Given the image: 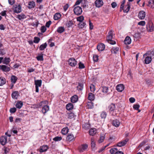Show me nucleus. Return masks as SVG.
<instances>
[{"mask_svg": "<svg viewBox=\"0 0 154 154\" xmlns=\"http://www.w3.org/2000/svg\"><path fill=\"white\" fill-rule=\"evenodd\" d=\"M48 103V102L47 100H45L42 101L39 104V106L42 107V111L43 114H45L46 113L49 109V106L47 105Z\"/></svg>", "mask_w": 154, "mask_h": 154, "instance_id": "nucleus-1", "label": "nucleus"}, {"mask_svg": "<svg viewBox=\"0 0 154 154\" xmlns=\"http://www.w3.org/2000/svg\"><path fill=\"white\" fill-rule=\"evenodd\" d=\"M108 108L110 113L111 114L112 116H115L116 115V106L113 103L111 104L109 106Z\"/></svg>", "mask_w": 154, "mask_h": 154, "instance_id": "nucleus-2", "label": "nucleus"}, {"mask_svg": "<svg viewBox=\"0 0 154 154\" xmlns=\"http://www.w3.org/2000/svg\"><path fill=\"white\" fill-rule=\"evenodd\" d=\"M21 6L19 4L14 5L13 8V12L17 14L20 13L21 11Z\"/></svg>", "mask_w": 154, "mask_h": 154, "instance_id": "nucleus-3", "label": "nucleus"}, {"mask_svg": "<svg viewBox=\"0 0 154 154\" xmlns=\"http://www.w3.org/2000/svg\"><path fill=\"white\" fill-rule=\"evenodd\" d=\"M146 29L149 32H152L154 30V26L152 23L149 21L146 25Z\"/></svg>", "mask_w": 154, "mask_h": 154, "instance_id": "nucleus-4", "label": "nucleus"}, {"mask_svg": "<svg viewBox=\"0 0 154 154\" xmlns=\"http://www.w3.org/2000/svg\"><path fill=\"white\" fill-rule=\"evenodd\" d=\"M69 65L72 67H74L77 64V61L73 58H69L68 60Z\"/></svg>", "mask_w": 154, "mask_h": 154, "instance_id": "nucleus-5", "label": "nucleus"}, {"mask_svg": "<svg viewBox=\"0 0 154 154\" xmlns=\"http://www.w3.org/2000/svg\"><path fill=\"white\" fill-rule=\"evenodd\" d=\"M74 13L79 15L81 14L82 12V8L79 6H77L74 9Z\"/></svg>", "mask_w": 154, "mask_h": 154, "instance_id": "nucleus-6", "label": "nucleus"}, {"mask_svg": "<svg viewBox=\"0 0 154 154\" xmlns=\"http://www.w3.org/2000/svg\"><path fill=\"white\" fill-rule=\"evenodd\" d=\"M147 54L145 53L143 55V57H145L144 60V63L146 64H148L150 63L152 60L151 57L147 56Z\"/></svg>", "mask_w": 154, "mask_h": 154, "instance_id": "nucleus-7", "label": "nucleus"}, {"mask_svg": "<svg viewBox=\"0 0 154 154\" xmlns=\"http://www.w3.org/2000/svg\"><path fill=\"white\" fill-rule=\"evenodd\" d=\"M7 137L6 136H3L1 137L0 138V142L1 144L4 146L7 143Z\"/></svg>", "mask_w": 154, "mask_h": 154, "instance_id": "nucleus-8", "label": "nucleus"}, {"mask_svg": "<svg viewBox=\"0 0 154 154\" xmlns=\"http://www.w3.org/2000/svg\"><path fill=\"white\" fill-rule=\"evenodd\" d=\"M95 5L97 8H100L103 5V2L102 0H96L95 2Z\"/></svg>", "mask_w": 154, "mask_h": 154, "instance_id": "nucleus-9", "label": "nucleus"}, {"mask_svg": "<svg viewBox=\"0 0 154 154\" xmlns=\"http://www.w3.org/2000/svg\"><path fill=\"white\" fill-rule=\"evenodd\" d=\"M0 69L5 72H9L11 70L9 67L5 65H0Z\"/></svg>", "mask_w": 154, "mask_h": 154, "instance_id": "nucleus-10", "label": "nucleus"}, {"mask_svg": "<svg viewBox=\"0 0 154 154\" xmlns=\"http://www.w3.org/2000/svg\"><path fill=\"white\" fill-rule=\"evenodd\" d=\"M146 16V13L143 11H140L138 13V16L139 18L141 20L144 19Z\"/></svg>", "mask_w": 154, "mask_h": 154, "instance_id": "nucleus-11", "label": "nucleus"}, {"mask_svg": "<svg viewBox=\"0 0 154 154\" xmlns=\"http://www.w3.org/2000/svg\"><path fill=\"white\" fill-rule=\"evenodd\" d=\"M105 48V46L103 43H100L97 46V48L99 51H103Z\"/></svg>", "mask_w": 154, "mask_h": 154, "instance_id": "nucleus-12", "label": "nucleus"}, {"mask_svg": "<svg viewBox=\"0 0 154 154\" xmlns=\"http://www.w3.org/2000/svg\"><path fill=\"white\" fill-rule=\"evenodd\" d=\"M124 86L123 84L118 85L116 87V89L119 92H122L124 90Z\"/></svg>", "mask_w": 154, "mask_h": 154, "instance_id": "nucleus-13", "label": "nucleus"}, {"mask_svg": "<svg viewBox=\"0 0 154 154\" xmlns=\"http://www.w3.org/2000/svg\"><path fill=\"white\" fill-rule=\"evenodd\" d=\"M128 140L126 139L122 140V141L118 142L117 144V146L119 147H122L125 146L127 142L128 141Z\"/></svg>", "mask_w": 154, "mask_h": 154, "instance_id": "nucleus-14", "label": "nucleus"}, {"mask_svg": "<svg viewBox=\"0 0 154 154\" xmlns=\"http://www.w3.org/2000/svg\"><path fill=\"white\" fill-rule=\"evenodd\" d=\"M113 31L112 30H110L108 33V35L107 37V40L109 41L110 40L112 39L113 38Z\"/></svg>", "mask_w": 154, "mask_h": 154, "instance_id": "nucleus-15", "label": "nucleus"}, {"mask_svg": "<svg viewBox=\"0 0 154 154\" xmlns=\"http://www.w3.org/2000/svg\"><path fill=\"white\" fill-rule=\"evenodd\" d=\"M19 95V94L17 91H13L11 94V96L13 99H17Z\"/></svg>", "mask_w": 154, "mask_h": 154, "instance_id": "nucleus-16", "label": "nucleus"}, {"mask_svg": "<svg viewBox=\"0 0 154 154\" xmlns=\"http://www.w3.org/2000/svg\"><path fill=\"white\" fill-rule=\"evenodd\" d=\"M120 121L117 119L113 120L112 122V125L113 126L116 127H118L120 125Z\"/></svg>", "mask_w": 154, "mask_h": 154, "instance_id": "nucleus-17", "label": "nucleus"}, {"mask_svg": "<svg viewBox=\"0 0 154 154\" xmlns=\"http://www.w3.org/2000/svg\"><path fill=\"white\" fill-rule=\"evenodd\" d=\"M66 139L68 141H71L75 140V137L72 134H69L68 135Z\"/></svg>", "mask_w": 154, "mask_h": 154, "instance_id": "nucleus-18", "label": "nucleus"}, {"mask_svg": "<svg viewBox=\"0 0 154 154\" xmlns=\"http://www.w3.org/2000/svg\"><path fill=\"white\" fill-rule=\"evenodd\" d=\"M124 42L126 45H129L130 44L131 42V39L130 37L127 36L125 39Z\"/></svg>", "mask_w": 154, "mask_h": 154, "instance_id": "nucleus-19", "label": "nucleus"}, {"mask_svg": "<svg viewBox=\"0 0 154 154\" xmlns=\"http://www.w3.org/2000/svg\"><path fill=\"white\" fill-rule=\"evenodd\" d=\"M88 147V145L87 144H85L82 145L80 151V152H83L85 151Z\"/></svg>", "mask_w": 154, "mask_h": 154, "instance_id": "nucleus-20", "label": "nucleus"}, {"mask_svg": "<svg viewBox=\"0 0 154 154\" xmlns=\"http://www.w3.org/2000/svg\"><path fill=\"white\" fill-rule=\"evenodd\" d=\"M78 100V97L76 95H74L71 98V101L72 103H76Z\"/></svg>", "mask_w": 154, "mask_h": 154, "instance_id": "nucleus-21", "label": "nucleus"}, {"mask_svg": "<svg viewBox=\"0 0 154 154\" xmlns=\"http://www.w3.org/2000/svg\"><path fill=\"white\" fill-rule=\"evenodd\" d=\"M35 5V3L34 2L30 1L28 3L27 7L29 9L32 8L34 7Z\"/></svg>", "mask_w": 154, "mask_h": 154, "instance_id": "nucleus-22", "label": "nucleus"}, {"mask_svg": "<svg viewBox=\"0 0 154 154\" xmlns=\"http://www.w3.org/2000/svg\"><path fill=\"white\" fill-rule=\"evenodd\" d=\"M69 129L67 127L63 128L61 130V133L63 135H66L68 132Z\"/></svg>", "mask_w": 154, "mask_h": 154, "instance_id": "nucleus-23", "label": "nucleus"}, {"mask_svg": "<svg viewBox=\"0 0 154 154\" xmlns=\"http://www.w3.org/2000/svg\"><path fill=\"white\" fill-rule=\"evenodd\" d=\"M147 6L152 8H154V0H149Z\"/></svg>", "mask_w": 154, "mask_h": 154, "instance_id": "nucleus-24", "label": "nucleus"}, {"mask_svg": "<svg viewBox=\"0 0 154 154\" xmlns=\"http://www.w3.org/2000/svg\"><path fill=\"white\" fill-rule=\"evenodd\" d=\"M97 132V130L95 128H91L89 131V134L90 135L93 136Z\"/></svg>", "mask_w": 154, "mask_h": 154, "instance_id": "nucleus-25", "label": "nucleus"}, {"mask_svg": "<svg viewBox=\"0 0 154 154\" xmlns=\"http://www.w3.org/2000/svg\"><path fill=\"white\" fill-rule=\"evenodd\" d=\"M119 48L117 47H114L111 49L112 53L115 54L117 53L119 51Z\"/></svg>", "mask_w": 154, "mask_h": 154, "instance_id": "nucleus-26", "label": "nucleus"}, {"mask_svg": "<svg viewBox=\"0 0 154 154\" xmlns=\"http://www.w3.org/2000/svg\"><path fill=\"white\" fill-rule=\"evenodd\" d=\"M17 18L20 20H21L25 19L26 18V17L25 14H20L18 15Z\"/></svg>", "mask_w": 154, "mask_h": 154, "instance_id": "nucleus-27", "label": "nucleus"}, {"mask_svg": "<svg viewBox=\"0 0 154 154\" xmlns=\"http://www.w3.org/2000/svg\"><path fill=\"white\" fill-rule=\"evenodd\" d=\"M48 147L46 145H44L40 147L39 151L40 152H44L47 151Z\"/></svg>", "mask_w": 154, "mask_h": 154, "instance_id": "nucleus-28", "label": "nucleus"}, {"mask_svg": "<svg viewBox=\"0 0 154 154\" xmlns=\"http://www.w3.org/2000/svg\"><path fill=\"white\" fill-rule=\"evenodd\" d=\"M73 107V105L71 103H69L67 104L66 106V109L68 110H70L72 109Z\"/></svg>", "mask_w": 154, "mask_h": 154, "instance_id": "nucleus-29", "label": "nucleus"}, {"mask_svg": "<svg viewBox=\"0 0 154 154\" xmlns=\"http://www.w3.org/2000/svg\"><path fill=\"white\" fill-rule=\"evenodd\" d=\"M17 79V78L14 75H12L11 77V81L12 83L13 84L15 83Z\"/></svg>", "mask_w": 154, "mask_h": 154, "instance_id": "nucleus-30", "label": "nucleus"}, {"mask_svg": "<svg viewBox=\"0 0 154 154\" xmlns=\"http://www.w3.org/2000/svg\"><path fill=\"white\" fill-rule=\"evenodd\" d=\"M11 61V60L10 58L5 57L2 61V63L3 64H8Z\"/></svg>", "mask_w": 154, "mask_h": 154, "instance_id": "nucleus-31", "label": "nucleus"}, {"mask_svg": "<svg viewBox=\"0 0 154 154\" xmlns=\"http://www.w3.org/2000/svg\"><path fill=\"white\" fill-rule=\"evenodd\" d=\"M23 105V102L21 101H20L17 102L15 106L17 108L20 109L22 107Z\"/></svg>", "mask_w": 154, "mask_h": 154, "instance_id": "nucleus-32", "label": "nucleus"}, {"mask_svg": "<svg viewBox=\"0 0 154 154\" xmlns=\"http://www.w3.org/2000/svg\"><path fill=\"white\" fill-rule=\"evenodd\" d=\"M130 8L129 3H128L127 5L125 6L124 9V12L127 13L129 11Z\"/></svg>", "mask_w": 154, "mask_h": 154, "instance_id": "nucleus-33", "label": "nucleus"}, {"mask_svg": "<svg viewBox=\"0 0 154 154\" xmlns=\"http://www.w3.org/2000/svg\"><path fill=\"white\" fill-rule=\"evenodd\" d=\"M88 99L90 101H93L94 99V95L92 93H89L88 97Z\"/></svg>", "mask_w": 154, "mask_h": 154, "instance_id": "nucleus-34", "label": "nucleus"}, {"mask_svg": "<svg viewBox=\"0 0 154 154\" xmlns=\"http://www.w3.org/2000/svg\"><path fill=\"white\" fill-rule=\"evenodd\" d=\"M61 17V15L60 13H57L54 15V18L55 20H57L60 19Z\"/></svg>", "mask_w": 154, "mask_h": 154, "instance_id": "nucleus-35", "label": "nucleus"}, {"mask_svg": "<svg viewBox=\"0 0 154 154\" xmlns=\"http://www.w3.org/2000/svg\"><path fill=\"white\" fill-rule=\"evenodd\" d=\"M105 138V135H104L103 134L102 135H100V138L98 140V143H102L103 141Z\"/></svg>", "mask_w": 154, "mask_h": 154, "instance_id": "nucleus-36", "label": "nucleus"}, {"mask_svg": "<svg viewBox=\"0 0 154 154\" xmlns=\"http://www.w3.org/2000/svg\"><path fill=\"white\" fill-rule=\"evenodd\" d=\"M118 151V149L116 148H111L109 150L111 154L114 153L116 154V153Z\"/></svg>", "mask_w": 154, "mask_h": 154, "instance_id": "nucleus-37", "label": "nucleus"}, {"mask_svg": "<svg viewBox=\"0 0 154 154\" xmlns=\"http://www.w3.org/2000/svg\"><path fill=\"white\" fill-rule=\"evenodd\" d=\"M6 83V79L3 77H0V86H2Z\"/></svg>", "mask_w": 154, "mask_h": 154, "instance_id": "nucleus-38", "label": "nucleus"}, {"mask_svg": "<svg viewBox=\"0 0 154 154\" xmlns=\"http://www.w3.org/2000/svg\"><path fill=\"white\" fill-rule=\"evenodd\" d=\"M91 147L92 148H94L95 146V143L94 140V138L93 137H92L91 140Z\"/></svg>", "mask_w": 154, "mask_h": 154, "instance_id": "nucleus-39", "label": "nucleus"}, {"mask_svg": "<svg viewBox=\"0 0 154 154\" xmlns=\"http://www.w3.org/2000/svg\"><path fill=\"white\" fill-rule=\"evenodd\" d=\"M65 30L64 28L63 27L60 26L59 27L57 30V32L60 33H61L63 32Z\"/></svg>", "mask_w": 154, "mask_h": 154, "instance_id": "nucleus-40", "label": "nucleus"}, {"mask_svg": "<svg viewBox=\"0 0 154 154\" xmlns=\"http://www.w3.org/2000/svg\"><path fill=\"white\" fill-rule=\"evenodd\" d=\"M94 104L91 101L88 102L87 103V107L89 109H91L93 108Z\"/></svg>", "mask_w": 154, "mask_h": 154, "instance_id": "nucleus-41", "label": "nucleus"}, {"mask_svg": "<svg viewBox=\"0 0 154 154\" xmlns=\"http://www.w3.org/2000/svg\"><path fill=\"white\" fill-rule=\"evenodd\" d=\"M47 46V44L45 43L41 45L40 47H39V49L41 50H43Z\"/></svg>", "mask_w": 154, "mask_h": 154, "instance_id": "nucleus-42", "label": "nucleus"}, {"mask_svg": "<svg viewBox=\"0 0 154 154\" xmlns=\"http://www.w3.org/2000/svg\"><path fill=\"white\" fill-rule=\"evenodd\" d=\"M35 85L36 92H38V80H35Z\"/></svg>", "mask_w": 154, "mask_h": 154, "instance_id": "nucleus-43", "label": "nucleus"}, {"mask_svg": "<svg viewBox=\"0 0 154 154\" xmlns=\"http://www.w3.org/2000/svg\"><path fill=\"white\" fill-rule=\"evenodd\" d=\"M83 85L82 83H79L78 84V85L77 87V90L78 91H81L83 88Z\"/></svg>", "mask_w": 154, "mask_h": 154, "instance_id": "nucleus-44", "label": "nucleus"}, {"mask_svg": "<svg viewBox=\"0 0 154 154\" xmlns=\"http://www.w3.org/2000/svg\"><path fill=\"white\" fill-rule=\"evenodd\" d=\"M73 25V22L72 21H69L67 22L66 25L68 27H69Z\"/></svg>", "mask_w": 154, "mask_h": 154, "instance_id": "nucleus-45", "label": "nucleus"}, {"mask_svg": "<svg viewBox=\"0 0 154 154\" xmlns=\"http://www.w3.org/2000/svg\"><path fill=\"white\" fill-rule=\"evenodd\" d=\"M102 90L103 93H106L108 92V88L107 87L103 86L102 87Z\"/></svg>", "mask_w": 154, "mask_h": 154, "instance_id": "nucleus-46", "label": "nucleus"}, {"mask_svg": "<svg viewBox=\"0 0 154 154\" xmlns=\"http://www.w3.org/2000/svg\"><path fill=\"white\" fill-rule=\"evenodd\" d=\"M85 23L83 22H81L79 24V26L80 28H83L86 25Z\"/></svg>", "mask_w": 154, "mask_h": 154, "instance_id": "nucleus-47", "label": "nucleus"}, {"mask_svg": "<svg viewBox=\"0 0 154 154\" xmlns=\"http://www.w3.org/2000/svg\"><path fill=\"white\" fill-rule=\"evenodd\" d=\"M62 139V137L60 136H57L53 139V140L55 141H58L61 140Z\"/></svg>", "mask_w": 154, "mask_h": 154, "instance_id": "nucleus-48", "label": "nucleus"}, {"mask_svg": "<svg viewBox=\"0 0 154 154\" xmlns=\"http://www.w3.org/2000/svg\"><path fill=\"white\" fill-rule=\"evenodd\" d=\"M74 114L72 112L68 113L67 114V117L69 119H72L74 117Z\"/></svg>", "mask_w": 154, "mask_h": 154, "instance_id": "nucleus-49", "label": "nucleus"}, {"mask_svg": "<svg viewBox=\"0 0 154 154\" xmlns=\"http://www.w3.org/2000/svg\"><path fill=\"white\" fill-rule=\"evenodd\" d=\"M84 20V17L83 16H80L78 17L77 18V21H79L80 22H82Z\"/></svg>", "mask_w": 154, "mask_h": 154, "instance_id": "nucleus-50", "label": "nucleus"}, {"mask_svg": "<svg viewBox=\"0 0 154 154\" xmlns=\"http://www.w3.org/2000/svg\"><path fill=\"white\" fill-rule=\"evenodd\" d=\"M100 116L102 118L105 119L106 116V113L105 112H103L100 114Z\"/></svg>", "mask_w": 154, "mask_h": 154, "instance_id": "nucleus-51", "label": "nucleus"}, {"mask_svg": "<svg viewBox=\"0 0 154 154\" xmlns=\"http://www.w3.org/2000/svg\"><path fill=\"white\" fill-rule=\"evenodd\" d=\"M90 90L91 92H94L95 90V88L94 85L93 84H91L90 86Z\"/></svg>", "mask_w": 154, "mask_h": 154, "instance_id": "nucleus-52", "label": "nucleus"}, {"mask_svg": "<svg viewBox=\"0 0 154 154\" xmlns=\"http://www.w3.org/2000/svg\"><path fill=\"white\" fill-rule=\"evenodd\" d=\"M146 24V22L144 21H141L138 23V25L142 26H144Z\"/></svg>", "mask_w": 154, "mask_h": 154, "instance_id": "nucleus-53", "label": "nucleus"}, {"mask_svg": "<svg viewBox=\"0 0 154 154\" xmlns=\"http://www.w3.org/2000/svg\"><path fill=\"white\" fill-rule=\"evenodd\" d=\"M46 28L45 26H43L41 28L40 30L42 33H44L46 30Z\"/></svg>", "mask_w": 154, "mask_h": 154, "instance_id": "nucleus-54", "label": "nucleus"}, {"mask_svg": "<svg viewBox=\"0 0 154 154\" xmlns=\"http://www.w3.org/2000/svg\"><path fill=\"white\" fill-rule=\"evenodd\" d=\"M79 68L80 69H84L85 68L84 64L82 62H80L79 63Z\"/></svg>", "mask_w": 154, "mask_h": 154, "instance_id": "nucleus-55", "label": "nucleus"}, {"mask_svg": "<svg viewBox=\"0 0 154 154\" xmlns=\"http://www.w3.org/2000/svg\"><path fill=\"white\" fill-rule=\"evenodd\" d=\"M98 56L96 55H94L93 56V60L94 62H97L98 61Z\"/></svg>", "mask_w": 154, "mask_h": 154, "instance_id": "nucleus-56", "label": "nucleus"}, {"mask_svg": "<svg viewBox=\"0 0 154 154\" xmlns=\"http://www.w3.org/2000/svg\"><path fill=\"white\" fill-rule=\"evenodd\" d=\"M16 109L15 108H11L10 110V112L11 113H13L16 112Z\"/></svg>", "mask_w": 154, "mask_h": 154, "instance_id": "nucleus-57", "label": "nucleus"}, {"mask_svg": "<svg viewBox=\"0 0 154 154\" xmlns=\"http://www.w3.org/2000/svg\"><path fill=\"white\" fill-rule=\"evenodd\" d=\"M125 2V0H123L120 6V8L122 10L124 9V4Z\"/></svg>", "mask_w": 154, "mask_h": 154, "instance_id": "nucleus-58", "label": "nucleus"}, {"mask_svg": "<svg viewBox=\"0 0 154 154\" xmlns=\"http://www.w3.org/2000/svg\"><path fill=\"white\" fill-rule=\"evenodd\" d=\"M33 42L35 43H38V37H35L34 38Z\"/></svg>", "mask_w": 154, "mask_h": 154, "instance_id": "nucleus-59", "label": "nucleus"}, {"mask_svg": "<svg viewBox=\"0 0 154 154\" xmlns=\"http://www.w3.org/2000/svg\"><path fill=\"white\" fill-rule=\"evenodd\" d=\"M107 41L109 43L112 45H114L116 43V42L112 40V39L110 40L109 41Z\"/></svg>", "mask_w": 154, "mask_h": 154, "instance_id": "nucleus-60", "label": "nucleus"}, {"mask_svg": "<svg viewBox=\"0 0 154 154\" xmlns=\"http://www.w3.org/2000/svg\"><path fill=\"white\" fill-rule=\"evenodd\" d=\"M140 107V106L138 104H135L133 106V108L134 109L137 110Z\"/></svg>", "mask_w": 154, "mask_h": 154, "instance_id": "nucleus-61", "label": "nucleus"}, {"mask_svg": "<svg viewBox=\"0 0 154 154\" xmlns=\"http://www.w3.org/2000/svg\"><path fill=\"white\" fill-rule=\"evenodd\" d=\"M129 100L131 103H133L135 101V99L134 97H131L129 99Z\"/></svg>", "mask_w": 154, "mask_h": 154, "instance_id": "nucleus-62", "label": "nucleus"}, {"mask_svg": "<svg viewBox=\"0 0 154 154\" xmlns=\"http://www.w3.org/2000/svg\"><path fill=\"white\" fill-rule=\"evenodd\" d=\"M82 1V0H77L75 4V6L79 5L81 2Z\"/></svg>", "mask_w": 154, "mask_h": 154, "instance_id": "nucleus-63", "label": "nucleus"}, {"mask_svg": "<svg viewBox=\"0 0 154 154\" xmlns=\"http://www.w3.org/2000/svg\"><path fill=\"white\" fill-rule=\"evenodd\" d=\"M111 5L113 8H115L117 6V4L115 2H112Z\"/></svg>", "mask_w": 154, "mask_h": 154, "instance_id": "nucleus-64", "label": "nucleus"}]
</instances>
